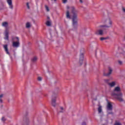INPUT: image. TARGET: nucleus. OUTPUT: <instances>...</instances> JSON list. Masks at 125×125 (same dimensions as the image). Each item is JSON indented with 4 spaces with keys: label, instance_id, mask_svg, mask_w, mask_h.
Instances as JSON below:
<instances>
[{
    "label": "nucleus",
    "instance_id": "7c9ffc66",
    "mask_svg": "<svg viewBox=\"0 0 125 125\" xmlns=\"http://www.w3.org/2000/svg\"><path fill=\"white\" fill-rule=\"evenodd\" d=\"M3 97V94L0 95V99H1Z\"/></svg>",
    "mask_w": 125,
    "mask_h": 125
},
{
    "label": "nucleus",
    "instance_id": "4468645a",
    "mask_svg": "<svg viewBox=\"0 0 125 125\" xmlns=\"http://www.w3.org/2000/svg\"><path fill=\"white\" fill-rule=\"evenodd\" d=\"M108 85L110 87H113V86H115V85H116V82H110L109 83Z\"/></svg>",
    "mask_w": 125,
    "mask_h": 125
},
{
    "label": "nucleus",
    "instance_id": "f03ea898",
    "mask_svg": "<svg viewBox=\"0 0 125 125\" xmlns=\"http://www.w3.org/2000/svg\"><path fill=\"white\" fill-rule=\"evenodd\" d=\"M70 8L72 14L73 25L75 26V25H77L78 23V10L73 6L71 7Z\"/></svg>",
    "mask_w": 125,
    "mask_h": 125
},
{
    "label": "nucleus",
    "instance_id": "ea45409f",
    "mask_svg": "<svg viewBox=\"0 0 125 125\" xmlns=\"http://www.w3.org/2000/svg\"><path fill=\"white\" fill-rule=\"evenodd\" d=\"M63 112H64V111H63V110H62V111H60V113H63Z\"/></svg>",
    "mask_w": 125,
    "mask_h": 125
},
{
    "label": "nucleus",
    "instance_id": "37998d69",
    "mask_svg": "<svg viewBox=\"0 0 125 125\" xmlns=\"http://www.w3.org/2000/svg\"><path fill=\"white\" fill-rule=\"evenodd\" d=\"M109 114H111V113H109Z\"/></svg>",
    "mask_w": 125,
    "mask_h": 125
},
{
    "label": "nucleus",
    "instance_id": "a211bd4d",
    "mask_svg": "<svg viewBox=\"0 0 125 125\" xmlns=\"http://www.w3.org/2000/svg\"><path fill=\"white\" fill-rule=\"evenodd\" d=\"M31 27V23H30V22H27L26 23V28H27V29H29V28H30Z\"/></svg>",
    "mask_w": 125,
    "mask_h": 125
},
{
    "label": "nucleus",
    "instance_id": "aec40b11",
    "mask_svg": "<svg viewBox=\"0 0 125 125\" xmlns=\"http://www.w3.org/2000/svg\"><path fill=\"white\" fill-rule=\"evenodd\" d=\"M37 60H38V58H37V57H34L32 59V62H36V61H37Z\"/></svg>",
    "mask_w": 125,
    "mask_h": 125
},
{
    "label": "nucleus",
    "instance_id": "c85d7f7f",
    "mask_svg": "<svg viewBox=\"0 0 125 125\" xmlns=\"http://www.w3.org/2000/svg\"><path fill=\"white\" fill-rule=\"evenodd\" d=\"M118 63L120 65H122L123 64V62L121 61H119Z\"/></svg>",
    "mask_w": 125,
    "mask_h": 125
},
{
    "label": "nucleus",
    "instance_id": "393cba45",
    "mask_svg": "<svg viewBox=\"0 0 125 125\" xmlns=\"http://www.w3.org/2000/svg\"><path fill=\"white\" fill-rule=\"evenodd\" d=\"M98 110H102V106L99 105Z\"/></svg>",
    "mask_w": 125,
    "mask_h": 125
},
{
    "label": "nucleus",
    "instance_id": "9d476101",
    "mask_svg": "<svg viewBox=\"0 0 125 125\" xmlns=\"http://www.w3.org/2000/svg\"><path fill=\"white\" fill-rule=\"evenodd\" d=\"M103 30L102 29L98 30L96 32V35L99 36H103Z\"/></svg>",
    "mask_w": 125,
    "mask_h": 125
},
{
    "label": "nucleus",
    "instance_id": "6e6552de",
    "mask_svg": "<svg viewBox=\"0 0 125 125\" xmlns=\"http://www.w3.org/2000/svg\"><path fill=\"white\" fill-rule=\"evenodd\" d=\"M7 2L10 9H13V5H12V0H7Z\"/></svg>",
    "mask_w": 125,
    "mask_h": 125
},
{
    "label": "nucleus",
    "instance_id": "9b49d317",
    "mask_svg": "<svg viewBox=\"0 0 125 125\" xmlns=\"http://www.w3.org/2000/svg\"><path fill=\"white\" fill-rule=\"evenodd\" d=\"M3 47H4V49L5 52L7 53V54L9 55V52H8V47H7V44L4 45Z\"/></svg>",
    "mask_w": 125,
    "mask_h": 125
},
{
    "label": "nucleus",
    "instance_id": "4be33fe9",
    "mask_svg": "<svg viewBox=\"0 0 125 125\" xmlns=\"http://www.w3.org/2000/svg\"><path fill=\"white\" fill-rule=\"evenodd\" d=\"M100 41H105V40H107V38H104V37H101L100 39Z\"/></svg>",
    "mask_w": 125,
    "mask_h": 125
},
{
    "label": "nucleus",
    "instance_id": "423d86ee",
    "mask_svg": "<svg viewBox=\"0 0 125 125\" xmlns=\"http://www.w3.org/2000/svg\"><path fill=\"white\" fill-rule=\"evenodd\" d=\"M51 104L53 107L56 106V96H53L52 98Z\"/></svg>",
    "mask_w": 125,
    "mask_h": 125
},
{
    "label": "nucleus",
    "instance_id": "b1692460",
    "mask_svg": "<svg viewBox=\"0 0 125 125\" xmlns=\"http://www.w3.org/2000/svg\"><path fill=\"white\" fill-rule=\"evenodd\" d=\"M114 125H122V124L120 122H116Z\"/></svg>",
    "mask_w": 125,
    "mask_h": 125
},
{
    "label": "nucleus",
    "instance_id": "f257e3e1",
    "mask_svg": "<svg viewBox=\"0 0 125 125\" xmlns=\"http://www.w3.org/2000/svg\"><path fill=\"white\" fill-rule=\"evenodd\" d=\"M121 87L119 86L115 87L113 92L112 93V96H114L116 99L120 102H124V99H123V93H122Z\"/></svg>",
    "mask_w": 125,
    "mask_h": 125
},
{
    "label": "nucleus",
    "instance_id": "dca6fc26",
    "mask_svg": "<svg viewBox=\"0 0 125 125\" xmlns=\"http://www.w3.org/2000/svg\"><path fill=\"white\" fill-rule=\"evenodd\" d=\"M66 18H68V19H70L71 18V16L70 15V12L69 11H66Z\"/></svg>",
    "mask_w": 125,
    "mask_h": 125
},
{
    "label": "nucleus",
    "instance_id": "6ab92c4d",
    "mask_svg": "<svg viewBox=\"0 0 125 125\" xmlns=\"http://www.w3.org/2000/svg\"><path fill=\"white\" fill-rule=\"evenodd\" d=\"M46 26H48L49 27V26L51 25V22L49 21H47L46 22Z\"/></svg>",
    "mask_w": 125,
    "mask_h": 125
},
{
    "label": "nucleus",
    "instance_id": "f8f14e48",
    "mask_svg": "<svg viewBox=\"0 0 125 125\" xmlns=\"http://www.w3.org/2000/svg\"><path fill=\"white\" fill-rule=\"evenodd\" d=\"M107 108L108 110H112V109H113V106L112 105L111 103H108Z\"/></svg>",
    "mask_w": 125,
    "mask_h": 125
},
{
    "label": "nucleus",
    "instance_id": "a19ab883",
    "mask_svg": "<svg viewBox=\"0 0 125 125\" xmlns=\"http://www.w3.org/2000/svg\"><path fill=\"white\" fill-rule=\"evenodd\" d=\"M54 0V1H56L57 0Z\"/></svg>",
    "mask_w": 125,
    "mask_h": 125
},
{
    "label": "nucleus",
    "instance_id": "c756f323",
    "mask_svg": "<svg viewBox=\"0 0 125 125\" xmlns=\"http://www.w3.org/2000/svg\"><path fill=\"white\" fill-rule=\"evenodd\" d=\"M63 3H66L67 2V0H62Z\"/></svg>",
    "mask_w": 125,
    "mask_h": 125
},
{
    "label": "nucleus",
    "instance_id": "c9c22d12",
    "mask_svg": "<svg viewBox=\"0 0 125 125\" xmlns=\"http://www.w3.org/2000/svg\"><path fill=\"white\" fill-rule=\"evenodd\" d=\"M66 8H67V9H69V8H70V7H69V6H67Z\"/></svg>",
    "mask_w": 125,
    "mask_h": 125
},
{
    "label": "nucleus",
    "instance_id": "f3484780",
    "mask_svg": "<svg viewBox=\"0 0 125 125\" xmlns=\"http://www.w3.org/2000/svg\"><path fill=\"white\" fill-rule=\"evenodd\" d=\"M2 26H3V27H5V28H6V27H7V26H8V23H7V22H3L2 23Z\"/></svg>",
    "mask_w": 125,
    "mask_h": 125
},
{
    "label": "nucleus",
    "instance_id": "412c9836",
    "mask_svg": "<svg viewBox=\"0 0 125 125\" xmlns=\"http://www.w3.org/2000/svg\"><path fill=\"white\" fill-rule=\"evenodd\" d=\"M104 82L109 85V83H110V79H105L104 80Z\"/></svg>",
    "mask_w": 125,
    "mask_h": 125
},
{
    "label": "nucleus",
    "instance_id": "473e14b6",
    "mask_svg": "<svg viewBox=\"0 0 125 125\" xmlns=\"http://www.w3.org/2000/svg\"><path fill=\"white\" fill-rule=\"evenodd\" d=\"M82 125H86V123L85 122H83Z\"/></svg>",
    "mask_w": 125,
    "mask_h": 125
},
{
    "label": "nucleus",
    "instance_id": "79ce46f5",
    "mask_svg": "<svg viewBox=\"0 0 125 125\" xmlns=\"http://www.w3.org/2000/svg\"><path fill=\"white\" fill-rule=\"evenodd\" d=\"M13 40H14V39L13 38V39H12V40L13 41Z\"/></svg>",
    "mask_w": 125,
    "mask_h": 125
},
{
    "label": "nucleus",
    "instance_id": "39448f33",
    "mask_svg": "<svg viewBox=\"0 0 125 125\" xmlns=\"http://www.w3.org/2000/svg\"><path fill=\"white\" fill-rule=\"evenodd\" d=\"M112 72H113V68L111 67H108V71L107 73H104V76H105L106 77H108V76H110L112 74Z\"/></svg>",
    "mask_w": 125,
    "mask_h": 125
},
{
    "label": "nucleus",
    "instance_id": "0eeeda50",
    "mask_svg": "<svg viewBox=\"0 0 125 125\" xmlns=\"http://www.w3.org/2000/svg\"><path fill=\"white\" fill-rule=\"evenodd\" d=\"M9 33V31H8V29L6 28L5 31V37H4V40H6L7 41H8L9 38H8V34Z\"/></svg>",
    "mask_w": 125,
    "mask_h": 125
},
{
    "label": "nucleus",
    "instance_id": "e433bc0d",
    "mask_svg": "<svg viewBox=\"0 0 125 125\" xmlns=\"http://www.w3.org/2000/svg\"><path fill=\"white\" fill-rule=\"evenodd\" d=\"M123 11H124V12H125V8H123Z\"/></svg>",
    "mask_w": 125,
    "mask_h": 125
},
{
    "label": "nucleus",
    "instance_id": "20e7f679",
    "mask_svg": "<svg viewBox=\"0 0 125 125\" xmlns=\"http://www.w3.org/2000/svg\"><path fill=\"white\" fill-rule=\"evenodd\" d=\"M15 39H16L17 42H13L12 46L13 47H19L20 46V42H19V38L16 37Z\"/></svg>",
    "mask_w": 125,
    "mask_h": 125
},
{
    "label": "nucleus",
    "instance_id": "7ed1b4c3",
    "mask_svg": "<svg viewBox=\"0 0 125 125\" xmlns=\"http://www.w3.org/2000/svg\"><path fill=\"white\" fill-rule=\"evenodd\" d=\"M105 25H102L101 27H106V28H110L112 27V21L110 18L107 19L104 21Z\"/></svg>",
    "mask_w": 125,
    "mask_h": 125
},
{
    "label": "nucleus",
    "instance_id": "1a4fd4ad",
    "mask_svg": "<svg viewBox=\"0 0 125 125\" xmlns=\"http://www.w3.org/2000/svg\"><path fill=\"white\" fill-rule=\"evenodd\" d=\"M5 8H6V7L5 6L4 3L3 2H1L0 3V10H3V9H5Z\"/></svg>",
    "mask_w": 125,
    "mask_h": 125
},
{
    "label": "nucleus",
    "instance_id": "58836bf2",
    "mask_svg": "<svg viewBox=\"0 0 125 125\" xmlns=\"http://www.w3.org/2000/svg\"><path fill=\"white\" fill-rule=\"evenodd\" d=\"M80 1L81 3H83V0H80Z\"/></svg>",
    "mask_w": 125,
    "mask_h": 125
},
{
    "label": "nucleus",
    "instance_id": "a878e982",
    "mask_svg": "<svg viewBox=\"0 0 125 125\" xmlns=\"http://www.w3.org/2000/svg\"><path fill=\"white\" fill-rule=\"evenodd\" d=\"M26 6H27L28 9H30V5H29V2L26 3Z\"/></svg>",
    "mask_w": 125,
    "mask_h": 125
},
{
    "label": "nucleus",
    "instance_id": "2f4dec72",
    "mask_svg": "<svg viewBox=\"0 0 125 125\" xmlns=\"http://www.w3.org/2000/svg\"><path fill=\"white\" fill-rule=\"evenodd\" d=\"M100 113H102V110H99V114H100Z\"/></svg>",
    "mask_w": 125,
    "mask_h": 125
},
{
    "label": "nucleus",
    "instance_id": "ddd939ff",
    "mask_svg": "<svg viewBox=\"0 0 125 125\" xmlns=\"http://www.w3.org/2000/svg\"><path fill=\"white\" fill-rule=\"evenodd\" d=\"M23 121H24L25 125L29 124V118L28 117H27V116H25L23 118Z\"/></svg>",
    "mask_w": 125,
    "mask_h": 125
},
{
    "label": "nucleus",
    "instance_id": "bb28decb",
    "mask_svg": "<svg viewBox=\"0 0 125 125\" xmlns=\"http://www.w3.org/2000/svg\"><path fill=\"white\" fill-rule=\"evenodd\" d=\"M45 7L47 11H49V8H48V6H47V5H45Z\"/></svg>",
    "mask_w": 125,
    "mask_h": 125
},
{
    "label": "nucleus",
    "instance_id": "5701e85b",
    "mask_svg": "<svg viewBox=\"0 0 125 125\" xmlns=\"http://www.w3.org/2000/svg\"><path fill=\"white\" fill-rule=\"evenodd\" d=\"M1 121L2 122H5V121H6V119H5V117H2V118H1Z\"/></svg>",
    "mask_w": 125,
    "mask_h": 125
},
{
    "label": "nucleus",
    "instance_id": "f704fd0d",
    "mask_svg": "<svg viewBox=\"0 0 125 125\" xmlns=\"http://www.w3.org/2000/svg\"><path fill=\"white\" fill-rule=\"evenodd\" d=\"M0 103H2V99H0Z\"/></svg>",
    "mask_w": 125,
    "mask_h": 125
},
{
    "label": "nucleus",
    "instance_id": "2eb2a0df",
    "mask_svg": "<svg viewBox=\"0 0 125 125\" xmlns=\"http://www.w3.org/2000/svg\"><path fill=\"white\" fill-rule=\"evenodd\" d=\"M83 61V53L80 54V62Z\"/></svg>",
    "mask_w": 125,
    "mask_h": 125
},
{
    "label": "nucleus",
    "instance_id": "4c0bfd02",
    "mask_svg": "<svg viewBox=\"0 0 125 125\" xmlns=\"http://www.w3.org/2000/svg\"><path fill=\"white\" fill-rule=\"evenodd\" d=\"M61 110H64V108H63V107H61Z\"/></svg>",
    "mask_w": 125,
    "mask_h": 125
},
{
    "label": "nucleus",
    "instance_id": "cd10ccee",
    "mask_svg": "<svg viewBox=\"0 0 125 125\" xmlns=\"http://www.w3.org/2000/svg\"><path fill=\"white\" fill-rule=\"evenodd\" d=\"M42 77H39L38 78V81H39L41 82V81H42Z\"/></svg>",
    "mask_w": 125,
    "mask_h": 125
},
{
    "label": "nucleus",
    "instance_id": "72a5a7b5",
    "mask_svg": "<svg viewBox=\"0 0 125 125\" xmlns=\"http://www.w3.org/2000/svg\"><path fill=\"white\" fill-rule=\"evenodd\" d=\"M63 125H69L68 124H66V123H64V122H63Z\"/></svg>",
    "mask_w": 125,
    "mask_h": 125
}]
</instances>
